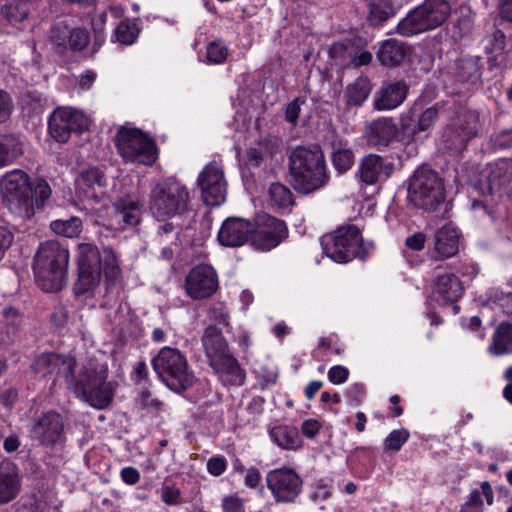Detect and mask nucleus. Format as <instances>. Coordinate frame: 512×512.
Listing matches in <instances>:
<instances>
[{"label": "nucleus", "mask_w": 512, "mask_h": 512, "mask_svg": "<svg viewBox=\"0 0 512 512\" xmlns=\"http://www.w3.org/2000/svg\"><path fill=\"white\" fill-rule=\"evenodd\" d=\"M224 512H243V504L242 501L237 497H226L223 499L222 503Z\"/></svg>", "instance_id": "338daca9"}, {"label": "nucleus", "mask_w": 512, "mask_h": 512, "mask_svg": "<svg viewBox=\"0 0 512 512\" xmlns=\"http://www.w3.org/2000/svg\"><path fill=\"white\" fill-rule=\"evenodd\" d=\"M69 319V311L66 307L60 306L51 315V321L57 327H63Z\"/></svg>", "instance_id": "69168bd1"}, {"label": "nucleus", "mask_w": 512, "mask_h": 512, "mask_svg": "<svg viewBox=\"0 0 512 512\" xmlns=\"http://www.w3.org/2000/svg\"><path fill=\"white\" fill-rule=\"evenodd\" d=\"M490 46L487 48L492 53H500L505 49L506 35L501 30H496L490 36Z\"/></svg>", "instance_id": "6e6d98bb"}, {"label": "nucleus", "mask_w": 512, "mask_h": 512, "mask_svg": "<svg viewBox=\"0 0 512 512\" xmlns=\"http://www.w3.org/2000/svg\"><path fill=\"white\" fill-rule=\"evenodd\" d=\"M451 10L448 0H425L398 23L397 32L404 37H410L432 31L446 22Z\"/></svg>", "instance_id": "0eeeda50"}, {"label": "nucleus", "mask_w": 512, "mask_h": 512, "mask_svg": "<svg viewBox=\"0 0 512 512\" xmlns=\"http://www.w3.org/2000/svg\"><path fill=\"white\" fill-rule=\"evenodd\" d=\"M272 440L281 448L292 450L299 447L298 431L294 427L282 425L271 429Z\"/></svg>", "instance_id": "e433bc0d"}, {"label": "nucleus", "mask_w": 512, "mask_h": 512, "mask_svg": "<svg viewBox=\"0 0 512 512\" xmlns=\"http://www.w3.org/2000/svg\"><path fill=\"white\" fill-rule=\"evenodd\" d=\"M201 196L207 206L222 204L226 196V181L222 168L216 162L208 163L197 179Z\"/></svg>", "instance_id": "f3484780"}, {"label": "nucleus", "mask_w": 512, "mask_h": 512, "mask_svg": "<svg viewBox=\"0 0 512 512\" xmlns=\"http://www.w3.org/2000/svg\"><path fill=\"white\" fill-rule=\"evenodd\" d=\"M392 13V9L388 6L373 4L370 7L369 21L373 26H379L386 21Z\"/></svg>", "instance_id": "09e8293b"}, {"label": "nucleus", "mask_w": 512, "mask_h": 512, "mask_svg": "<svg viewBox=\"0 0 512 512\" xmlns=\"http://www.w3.org/2000/svg\"><path fill=\"white\" fill-rule=\"evenodd\" d=\"M324 254L338 263L352 259H365L367 249L359 228L355 225L342 226L321 240Z\"/></svg>", "instance_id": "9d476101"}, {"label": "nucleus", "mask_w": 512, "mask_h": 512, "mask_svg": "<svg viewBox=\"0 0 512 512\" xmlns=\"http://www.w3.org/2000/svg\"><path fill=\"white\" fill-rule=\"evenodd\" d=\"M406 48L402 42L388 39L381 43L377 51V59L382 65L397 66L406 57Z\"/></svg>", "instance_id": "f704fd0d"}, {"label": "nucleus", "mask_w": 512, "mask_h": 512, "mask_svg": "<svg viewBox=\"0 0 512 512\" xmlns=\"http://www.w3.org/2000/svg\"><path fill=\"white\" fill-rule=\"evenodd\" d=\"M304 103L305 100L301 98H296L292 102H290L286 106L285 119L292 124H296L301 110V105H303Z\"/></svg>", "instance_id": "5fc2aeb1"}, {"label": "nucleus", "mask_w": 512, "mask_h": 512, "mask_svg": "<svg viewBox=\"0 0 512 512\" xmlns=\"http://www.w3.org/2000/svg\"><path fill=\"white\" fill-rule=\"evenodd\" d=\"M266 483L277 503H293L301 494L303 487L302 478L287 467L269 471Z\"/></svg>", "instance_id": "2eb2a0df"}, {"label": "nucleus", "mask_w": 512, "mask_h": 512, "mask_svg": "<svg viewBox=\"0 0 512 512\" xmlns=\"http://www.w3.org/2000/svg\"><path fill=\"white\" fill-rule=\"evenodd\" d=\"M109 369L106 363L79 365L74 357V364L67 375V389L78 399L91 407L103 410L108 408L115 395L116 382L109 381Z\"/></svg>", "instance_id": "f257e3e1"}, {"label": "nucleus", "mask_w": 512, "mask_h": 512, "mask_svg": "<svg viewBox=\"0 0 512 512\" xmlns=\"http://www.w3.org/2000/svg\"><path fill=\"white\" fill-rule=\"evenodd\" d=\"M69 253L58 241L42 243L34 257V275L45 292H58L66 282Z\"/></svg>", "instance_id": "39448f33"}, {"label": "nucleus", "mask_w": 512, "mask_h": 512, "mask_svg": "<svg viewBox=\"0 0 512 512\" xmlns=\"http://www.w3.org/2000/svg\"><path fill=\"white\" fill-rule=\"evenodd\" d=\"M409 432L406 429L393 430L385 439V450L398 451L408 440Z\"/></svg>", "instance_id": "c03bdc74"}, {"label": "nucleus", "mask_w": 512, "mask_h": 512, "mask_svg": "<svg viewBox=\"0 0 512 512\" xmlns=\"http://www.w3.org/2000/svg\"><path fill=\"white\" fill-rule=\"evenodd\" d=\"M218 289V277L215 270L207 265L195 266L185 279L187 294L195 299L202 300L211 297Z\"/></svg>", "instance_id": "a211bd4d"}, {"label": "nucleus", "mask_w": 512, "mask_h": 512, "mask_svg": "<svg viewBox=\"0 0 512 512\" xmlns=\"http://www.w3.org/2000/svg\"><path fill=\"white\" fill-rule=\"evenodd\" d=\"M448 110L452 115L443 129L442 139L449 149L461 151L467 142L477 135L478 116L475 112L455 103Z\"/></svg>", "instance_id": "f8f14e48"}, {"label": "nucleus", "mask_w": 512, "mask_h": 512, "mask_svg": "<svg viewBox=\"0 0 512 512\" xmlns=\"http://www.w3.org/2000/svg\"><path fill=\"white\" fill-rule=\"evenodd\" d=\"M288 168L291 185L303 194L313 193L329 181L325 156L319 145L292 148Z\"/></svg>", "instance_id": "f03ea898"}, {"label": "nucleus", "mask_w": 512, "mask_h": 512, "mask_svg": "<svg viewBox=\"0 0 512 512\" xmlns=\"http://www.w3.org/2000/svg\"><path fill=\"white\" fill-rule=\"evenodd\" d=\"M331 58L338 61L339 65L345 66L352 60V52L344 43H335L329 50Z\"/></svg>", "instance_id": "49530a36"}, {"label": "nucleus", "mask_w": 512, "mask_h": 512, "mask_svg": "<svg viewBox=\"0 0 512 512\" xmlns=\"http://www.w3.org/2000/svg\"><path fill=\"white\" fill-rule=\"evenodd\" d=\"M488 194L504 193L512 198V164L507 161H499L488 176L486 188Z\"/></svg>", "instance_id": "cd10ccee"}, {"label": "nucleus", "mask_w": 512, "mask_h": 512, "mask_svg": "<svg viewBox=\"0 0 512 512\" xmlns=\"http://www.w3.org/2000/svg\"><path fill=\"white\" fill-rule=\"evenodd\" d=\"M89 43V33L85 29H69L68 44L73 50H83Z\"/></svg>", "instance_id": "a18cd8bd"}, {"label": "nucleus", "mask_w": 512, "mask_h": 512, "mask_svg": "<svg viewBox=\"0 0 512 512\" xmlns=\"http://www.w3.org/2000/svg\"><path fill=\"white\" fill-rule=\"evenodd\" d=\"M143 204L130 197L118 198L112 206L110 226L115 230L124 231L137 225L142 216Z\"/></svg>", "instance_id": "aec40b11"}, {"label": "nucleus", "mask_w": 512, "mask_h": 512, "mask_svg": "<svg viewBox=\"0 0 512 512\" xmlns=\"http://www.w3.org/2000/svg\"><path fill=\"white\" fill-rule=\"evenodd\" d=\"M471 29V23L469 19L459 18L451 28V36L456 41L461 39Z\"/></svg>", "instance_id": "4d7b16f0"}, {"label": "nucleus", "mask_w": 512, "mask_h": 512, "mask_svg": "<svg viewBox=\"0 0 512 512\" xmlns=\"http://www.w3.org/2000/svg\"><path fill=\"white\" fill-rule=\"evenodd\" d=\"M22 154V147L12 137L0 139V167L10 164Z\"/></svg>", "instance_id": "a19ab883"}, {"label": "nucleus", "mask_w": 512, "mask_h": 512, "mask_svg": "<svg viewBox=\"0 0 512 512\" xmlns=\"http://www.w3.org/2000/svg\"><path fill=\"white\" fill-rule=\"evenodd\" d=\"M254 231L253 224L240 217H229L221 225L218 241L224 247L243 246Z\"/></svg>", "instance_id": "4be33fe9"}, {"label": "nucleus", "mask_w": 512, "mask_h": 512, "mask_svg": "<svg viewBox=\"0 0 512 512\" xmlns=\"http://www.w3.org/2000/svg\"><path fill=\"white\" fill-rule=\"evenodd\" d=\"M51 194V187L44 179H37L35 183L32 184L33 204L35 203L37 208L42 207L46 200L51 197Z\"/></svg>", "instance_id": "37998d69"}, {"label": "nucleus", "mask_w": 512, "mask_h": 512, "mask_svg": "<svg viewBox=\"0 0 512 512\" xmlns=\"http://www.w3.org/2000/svg\"><path fill=\"white\" fill-rule=\"evenodd\" d=\"M115 36L117 41L122 44H132L137 38V32L134 26L121 22L115 29Z\"/></svg>", "instance_id": "de8ad7c7"}, {"label": "nucleus", "mask_w": 512, "mask_h": 512, "mask_svg": "<svg viewBox=\"0 0 512 512\" xmlns=\"http://www.w3.org/2000/svg\"><path fill=\"white\" fill-rule=\"evenodd\" d=\"M253 244L261 250H271L286 236L287 228L284 221L266 213L257 214L253 224Z\"/></svg>", "instance_id": "dca6fc26"}, {"label": "nucleus", "mask_w": 512, "mask_h": 512, "mask_svg": "<svg viewBox=\"0 0 512 512\" xmlns=\"http://www.w3.org/2000/svg\"><path fill=\"white\" fill-rule=\"evenodd\" d=\"M115 144L126 162L151 166L157 159L154 141L140 129H120L115 136Z\"/></svg>", "instance_id": "9b49d317"}, {"label": "nucleus", "mask_w": 512, "mask_h": 512, "mask_svg": "<svg viewBox=\"0 0 512 512\" xmlns=\"http://www.w3.org/2000/svg\"><path fill=\"white\" fill-rule=\"evenodd\" d=\"M425 242L426 234L423 232H416L405 240L406 246L414 251H421L425 246Z\"/></svg>", "instance_id": "052dcab7"}, {"label": "nucleus", "mask_w": 512, "mask_h": 512, "mask_svg": "<svg viewBox=\"0 0 512 512\" xmlns=\"http://www.w3.org/2000/svg\"><path fill=\"white\" fill-rule=\"evenodd\" d=\"M29 13V5L23 0H9L1 9L2 16L10 23L22 22Z\"/></svg>", "instance_id": "ea45409f"}, {"label": "nucleus", "mask_w": 512, "mask_h": 512, "mask_svg": "<svg viewBox=\"0 0 512 512\" xmlns=\"http://www.w3.org/2000/svg\"><path fill=\"white\" fill-rule=\"evenodd\" d=\"M348 375V369L340 365L333 366L328 371V379L334 384H341L345 382L348 378Z\"/></svg>", "instance_id": "13d9d810"}, {"label": "nucleus", "mask_w": 512, "mask_h": 512, "mask_svg": "<svg viewBox=\"0 0 512 512\" xmlns=\"http://www.w3.org/2000/svg\"><path fill=\"white\" fill-rule=\"evenodd\" d=\"M408 202L426 212H436L443 208L441 217L449 211L443 179L427 165L420 166L408 181Z\"/></svg>", "instance_id": "20e7f679"}, {"label": "nucleus", "mask_w": 512, "mask_h": 512, "mask_svg": "<svg viewBox=\"0 0 512 512\" xmlns=\"http://www.w3.org/2000/svg\"><path fill=\"white\" fill-rule=\"evenodd\" d=\"M29 434L31 440L41 446H55L64 439V418L55 410H48L35 415L29 423Z\"/></svg>", "instance_id": "ddd939ff"}, {"label": "nucleus", "mask_w": 512, "mask_h": 512, "mask_svg": "<svg viewBox=\"0 0 512 512\" xmlns=\"http://www.w3.org/2000/svg\"><path fill=\"white\" fill-rule=\"evenodd\" d=\"M459 245V231L451 225H444L434 234L433 249L430 251V257L434 260L451 258L458 253Z\"/></svg>", "instance_id": "5701e85b"}, {"label": "nucleus", "mask_w": 512, "mask_h": 512, "mask_svg": "<svg viewBox=\"0 0 512 512\" xmlns=\"http://www.w3.org/2000/svg\"><path fill=\"white\" fill-rule=\"evenodd\" d=\"M457 68L458 76L464 81L469 80L477 72V65L471 58L459 60Z\"/></svg>", "instance_id": "603ef678"}, {"label": "nucleus", "mask_w": 512, "mask_h": 512, "mask_svg": "<svg viewBox=\"0 0 512 512\" xmlns=\"http://www.w3.org/2000/svg\"><path fill=\"white\" fill-rule=\"evenodd\" d=\"M408 85L404 80L385 84L374 95L373 108L389 111L400 106L407 97Z\"/></svg>", "instance_id": "b1692460"}, {"label": "nucleus", "mask_w": 512, "mask_h": 512, "mask_svg": "<svg viewBox=\"0 0 512 512\" xmlns=\"http://www.w3.org/2000/svg\"><path fill=\"white\" fill-rule=\"evenodd\" d=\"M0 193L9 211L16 217L29 220L35 214L32 184L27 173L13 170L0 178Z\"/></svg>", "instance_id": "6e6552de"}, {"label": "nucleus", "mask_w": 512, "mask_h": 512, "mask_svg": "<svg viewBox=\"0 0 512 512\" xmlns=\"http://www.w3.org/2000/svg\"><path fill=\"white\" fill-rule=\"evenodd\" d=\"M180 496V490L174 486H164L161 490V498L168 505H177Z\"/></svg>", "instance_id": "680f3d73"}, {"label": "nucleus", "mask_w": 512, "mask_h": 512, "mask_svg": "<svg viewBox=\"0 0 512 512\" xmlns=\"http://www.w3.org/2000/svg\"><path fill=\"white\" fill-rule=\"evenodd\" d=\"M209 365L225 386H240L245 381V371L232 353Z\"/></svg>", "instance_id": "c85d7f7f"}, {"label": "nucleus", "mask_w": 512, "mask_h": 512, "mask_svg": "<svg viewBox=\"0 0 512 512\" xmlns=\"http://www.w3.org/2000/svg\"><path fill=\"white\" fill-rule=\"evenodd\" d=\"M50 228L58 235L74 238L82 231V221L74 216L69 219H57L51 222Z\"/></svg>", "instance_id": "58836bf2"}, {"label": "nucleus", "mask_w": 512, "mask_h": 512, "mask_svg": "<svg viewBox=\"0 0 512 512\" xmlns=\"http://www.w3.org/2000/svg\"><path fill=\"white\" fill-rule=\"evenodd\" d=\"M21 489V479L18 469L14 464L3 463L0 465V505L14 500Z\"/></svg>", "instance_id": "c756f323"}, {"label": "nucleus", "mask_w": 512, "mask_h": 512, "mask_svg": "<svg viewBox=\"0 0 512 512\" xmlns=\"http://www.w3.org/2000/svg\"><path fill=\"white\" fill-rule=\"evenodd\" d=\"M189 200L186 186L173 177L167 178L152 189L150 210L155 218L164 221L185 213Z\"/></svg>", "instance_id": "1a4fd4ad"}, {"label": "nucleus", "mask_w": 512, "mask_h": 512, "mask_svg": "<svg viewBox=\"0 0 512 512\" xmlns=\"http://www.w3.org/2000/svg\"><path fill=\"white\" fill-rule=\"evenodd\" d=\"M434 291L438 296V300L443 305H447L458 301L462 296L463 287L456 275L444 274L437 277Z\"/></svg>", "instance_id": "7c9ffc66"}, {"label": "nucleus", "mask_w": 512, "mask_h": 512, "mask_svg": "<svg viewBox=\"0 0 512 512\" xmlns=\"http://www.w3.org/2000/svg\"><path fill=\"white\" fill-rule=\"evenodd\" d=\"M268 196L269 205L278 210L289 208L294 204L291 190L278 182L270 185Z\"/></svg>", "instance_id": "4c0bfd02"}, {"label": "nucleus", "mask_w": 512, "mask_h": 512, "mask_svg": "<svg viewBox=\"0 0 512 512\" xmlns=\"http://www.w3.org/2000/svg\"><path fill=\"white\" fill-rule=\"evenodd\" d=\"M90 121L81 111L59 107L50 115L48 130L50 136L57 142L65 143L72 132L82 133L88 129Z\"/></svg>", "instance_id": "4468645a"}, {"label": "nucleus", "mask_w": 512, "mask_h": 512, "mask_svg": "<svg viewBox=\"0 0 512 512\" xmlns=\"http://www.w3.org/2000/svg\"><path fill=\"white\" fill-rule=\"evenodd\" d=\"M227 48L221 42H212L207 47V59L214 64H220L227 57Z\"/></svg>", "instance_id": "8fccbe9b"}, {"label": "nucleus", "mask_w": 512, "mask_h": 512, "mask_svg": "<svg viewBox=\"0 0 512 512\" xmlns=\"http://www.w3.org/2000/svg\"><path fill=\"white\" fill-rule=\"evenodd\" d=\"M73 364L74 357L71 355L43 353L35 359L32 369L43 376L56 372L65 381Z\"/></svg>", "instance_id": "393cba45"}, {"label": "nucleus", "mask_w": 512, "mask_h": 512, "mask_svg": "<svg viewBox=\"0 0 512 512\" xmlns=\"http://www.w3.org/2000/svg\"><path fill=\"white\" fill-rule=\"evenodd\" d=\"M498 10L502 20L512 23V0H500Z\"/></svg>", "instance_id": "774afa93"}, {"label": "nucleus", "mask_w": 512, "mask_h": 512, "mask_svg": "<svg viewBox=\"0 0 512 512\" xmlns=\"http://www.w3.org/2000/svg\"><path fill=\"white\" fill-rule=\"evenodd\" d=\"M106 180L103 171L96 167H90L80 174L78 181L86 197L99 200L104 195Z\"/></svg>", "instance_id": "2f4dec72"}, {"label": "nucleus", "mask_w": 512, "mask_h": 512, "mask_svg": "<svg viewBox=\"0 0 512 512\" xmlns=\"http://www.w3.org/2000/svg\"><path fill=\"white\" fill-rule=\"evenodd\" d=\"M444 110L445 104L443 102H437L422 111L416 123L403 117L400 124L403 134L412 141L428 138L440 113Z\"/></svg>", "instance_id": "6ab92c4d"}, {"label": "nucleus", "mask_w": 512, "mask_h": 512, "mask_svg": "<svg viewBox=\"0 0 512 512\" xmlns=\"http://www.w3.org/2000/svg\"><path fill=\"white\" fill-rule=\"evenodd\" d=\"M13 242V234L4 225L0 224V260L4 256L5 251Z\"/></svg>", "instance_id": "e2e57ef3"}, {"label": "nucleus", "mask_w": 512, "mask_h": 512, "mask_svg": "<svg viewBox=\"0 0 512 512\" xmlns=\"http://www.w3.org/2000/svg\"><path fill=\"white\" fill-rule=\"evenodd\" d=\"M12 110V101L10 96L0 90V122H4L10 115Z\"/></svg>", "instance_id": "0e129e2a"}, {"label": "nucleus", "mask_w": 512, "mask_h": 512, "mask_svg": "<svg viewBox=\"0 0 512 512\" xmlns=\"http://www.w3.org/2000/svg\"><path fill=\"white\" fill-rule=\"evenodd\" d=\"M69 28L64 25H56L51 29V41L58 47H65L68 41Z\"/></svg>", "instance_id": "864d4df0"}, {"label": "nucleus", "mask_w": 512, "mask_h": 512, "mask_svg": "<svg viewBox=\"0 0 512 512\" xmlns=\"http://www.w3.org/2000/svg\"><path fill=\"white\" fill-rule=\"evenodd\" d=\"M372 84L367 77L360 76L348 84L344 91V99L349 107H360L369 97Z\"/></svg>", "instance_id": "72a5a7b5"}, {"label": "nucleus", "mask_w": 512, "mask_h": 512, "mask_svg": "<svg viewBox=\"0 0 512 512\" xmlns=\"http://www.w3.org/2000/svg\"><path fill=\"white\" fill-rule=\"evenodd\" d=\"M77 265L78 279L75 283V292L78 295L95 289L99 285L102 272L110 282L118 280L121 276L118 259L110 247L103 249L102 257L95 244H79Z\"/></svg>", "instance_id": "7ed1b4c3"}, {"label": "nucleus", "mask_w": 512, "mask_h": 512, "mask_svg": "<svg viewBox=\"0 0 512 512\" xmlns=\"http://www.w3.org/2000/svg\"><path fill=\"white\" fill-rule=\"evenodd\" d=\"M393 173V164L385 162L377 154H368L364 156L359 165L358 176L366 185L377 183L382 176L389 178Z\"/></svg>", "instance_id": "a878e982"}, {"label": "nucleus", "mask_w": 512, "mask_h": 512, "mask_svg": "<svg viewBox=\"0 0 512 512\" xmlns=\"http://www.w3.org/2000/svg\"><path fill=\"white\" fill-rule=\"evenodd\" d=\"M489 352L495 356L512 353V325L502 322L496 329Z\"/></svg>", "instance_id": "c9c22d12"}, {"label": "nucleus", "mask_w": 512, "mask_h": 512, "mask_svg": "<svg viewBox=\"0 0 512 512\" xmlns=\"http://www.w3.org/2000/svg\"><path fill=\"white\" fill-rule=\"evenodd\" d=\"M201 340L209 364L231 354L228 342L216 325H209L204 330Z\"/></svg>", "instance_id": "bb28decb"}, {"label": "nucleus", "mask_w": 512, "mask_h": 512, "mask_svg": "<svg viewBox=\"0 0 512 512\" xmlns=\"http://www.w3.org/2000/svg\"><path fill=\"white\" fill-rule=\"evenodd\" d=\"M226 460L223 457H212L207 462V470L213 476H220L226 470Z\"/></svg>", "instance_id": "bf43d9fd"}, {"label": "nucleus", "mask_w": 512, "mask_h": 512, "mask_svg": "<svg viewBox=\"0 0 512 512\" xmlns=\"http://www.w3.org/2000/svg\"><path fill=\"white\" fill-rule=\"evenodd\" d=\"M332 163L339 173L347 172L354 164V153L350 148L338 147L332 152Z\"/></svg>", "instance_id": "79ce46f5"}, {"label": "nucleus", "mask_w": 512, "mask_h": 512, "mask_svg": "<svg viewBox=\"0 0 512 512\" xmlns=\"http://www.w3.org/2000/svg\"><path fill=\"white\" fill-rule=\"evenodd\" d=\"M397 133V124L391 117H379L368 121L363 128V138L367 145L378 149L389 146Z\"/></svg>", "instance_id": "412c9836"}, {"label": "nucleus", "mask_w": 512, "mask_h": 512, "mask_svg": "<svg viewBox=\"0 0 512 512\" xmlns=\"http://www.w3.org/2000/svg\"><path fill=\"white\" fill-rule=\"evenodd\" d=\"M281 139L267 135L260 138L253 146L247 150V157L255 166H259L262 161L273 158L279 151Z\"/></svg>", "instance_id": "473e14b6"}, {"label": "nucleus", "mask_w": 512, "mask_h": 512, "mask_svg": "<svg viewBox=\"0 0 512 512\" xmlns=\"http://www.w3.org/2000/svg\"><path fill=\"white\" fill-rule=\"evenodd\" d=\"M152 366L160 380L174 392L181 393L194 383L195 375L186 356L176 348H161L153 358Z\"/></svg>", "instance_id": "423d86ee"}, {"label": "nucleus", "mask_w": 512, "mask_h": 512, "mask_svg": "<svg viewBox=\"0 0 512 512\" xmlns=\"http://www.w3.org/2000/svg\"><path fill=\"white\" fill-rule=\"evenodd\" d=\"M138 403L142 409L148 412H158L163 406V403L159 399L152 397L149 390H142L140 392Z\"/></svg>", "instance_id": "3c124183"}]
</instances>
